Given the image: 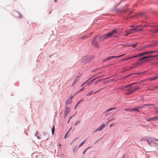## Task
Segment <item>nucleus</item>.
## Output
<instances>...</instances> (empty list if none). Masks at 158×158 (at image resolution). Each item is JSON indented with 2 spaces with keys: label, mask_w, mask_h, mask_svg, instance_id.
I'll use <instances>...</instances> for the list:
<instances>
[{
  "label": "nucleus",
  "mask_w": 158,
  "mask_h": 158,
  "mask_svg": "<svg viewBox=\"0 0 158 158\" xmlns=\"http://www.w3.org/2000/svg\"><path fill=\"white\" fill-rule=\"evenodd\" d=\"M115 34H118V31L117 29H114L112 32H109L107 34L103 35L101 38H99V39H100V40H103L105 39L111 37L113 35Z\"/></svg>",
  "instance_id": "1"
},
{
  "label": "nucleus",
  "mask_w": 158,
  "mask_h": 158,
  "mask_svg": "<svg viewBox=\"0 0 158 158\" xmlns=\"http://www.w3.org/2000/svg\"><path fill=\"white\" fill-rule=\"evenodd\" d=\"M153 52V51H150V52H145L141 53L139 54H138L137 55L133 56H132V58H136V57H138L140 56H143V55H144L145 54H148V53H152V52Z\"/></svg>",
  "instance_id": "2"
},
{
  "label": "nucleus",
  "mask_w": 158,
  "mask_h": 158,
  "mask_svg": "<svg viewBox=\"0 0 158 158\" xmlns=\"http://www.w3.org/2000/svg\"><path fill=\"white\" fill-rule=\"evenodd\" d=\"M105 126V124H102L97 129L94 131L95 132L97 131H101L103 128H104Z\"/></svg>",
  "instance_id": "3"
},
{
  "label": "nucleus",
  "mask_w": 158,
  "mask_h": 158,
  "mask_svg": "<svg viewBox=\"0 0 158 158\" xmlns=\"http://www.w3.org/2000/svg\"><path fill=\"white\" fill-rule=\"evenodd\" d=\"M152 57V56H144V57H143V58H142L140 59L139 60V61L143 60H144V59H146L147 58L151 57Z\"/></svg>",
  "instance_id": "4"
},
{
  "label": "nucleus",
  "mask_w": 158,
  "mask_h": 158,
  "mask_svg": "<svg viewBox=\"0 0 158 158\" xmlns=\"http://www.w3.org/2000/svg\"><path fill=\"white\" fill-rule=\"evenodd\" d=\"M120 57V56H113L110 57H109L108 59L110 60L111 59L114 58H118Z\"/></svg>",
  "instance_id": "5"
},
{
  "label": "nucleus",
  "mask_w": 158,
  "mask_h": 158,
  "mask_svg": "<svg viewBox=\"0 0 158 158\" xmlns=\"http://www.w3.org/2000/svg\"><path fill=\"white\" fill-rule=\"evenodd\" d=\"M131 31L130 30L128 31H127V34L125 35V36H127L128 35L131 34L132 33V32H131Z\"/></svg>",
  "instance_id": "6"
},
{
  "label": "nucleus",
  "mask_w": 158,
  "mask_h": 158,
  "mask_svg": "<svg viewBox=\"0 0 158 158\" xmlns=\"http://www.w3.org/2000/svg\"><path fill=\"white\" fill-rule=\"evenodd\" d=\"M137 29L136 28H134L132 29L131 30V31H132V33L134 32Z\"/></svg>",
  "instance_id": "7"
},
{
  "label": "nucleus",
  "mask_w": 158,
  "mask_h": 158,
  "mask_svg": "<svg viewBox=\"0 0 158 158\" xmlns=\"http://www.w3.org/2000/svg\"><path fill=\"white\" fill-rule=\"evenodd\" d=\"M71 130V128L69 129V131H68V132H67V133H66V134H65V135L64 136V138H66L67 136V135H68L69 132Z\"/></svg>",
  "instance_id": "8"
},
{
  "label": "nucleus",
  "mask_w": 158,
  "mask_h": 158,
  "mask_svg": "<svg viewBox=\"0 0 158 158\" xmlns=\"http://www.w3.org/2000/svg\"><path fill=\"white\" fill-rule=\"evenodd\" d=\"M55 128L54 127H53L52 130V135H53L54 132Z\"/></svg>",
  "instance_id": "9"
},
{
  "label": "nucleus",
  "mask_w": 158,
  "mask_h": 158,
  "mask_svg": "<svg viewBox=\"0 0 158 158\" xmlns=\"http://www.w3.org/2000/svg\"><path fill=\"white\" fill-rule=\"evenodd\" d=\"M158 78V76H157V77H154L151 80H155V79H156L157 78Z\"/></svg>",
  "instance_id": "10"
},
{
  "label": "nucleus",
  "mask_w": 158,
  "mask_h": 158,
  "mask_svg": "<svg viewBox=\"0 0 158 158\" xmlns=\"http://www.w3.org/2000/svg\"><path fill=\"white\" fill-rule=\"evenodd\" d=\"M158 32V28L154 32V33H156Z\"/></svg>",
  "instance_id": "11"
},
{
  "label": "nucleus",
  "mask_w": 158,
  "mask_h": 158,
  "mask_svg": "<svg viewBox=\"0 0 158 158\" xmlns=\"http://www.w3.org/2000/svg\"><path fill=\"white\" fill-rule=\"evenodd\" d=\"M113 109L112 108L110 109H109V110H107V112H108V111H111V110H113Z\"/></svg>",
  "instance_id": "12"
},
{
  "label": "nucleus",
  "mask_w": 158,
  "mask_h": 158,
  "mask_svg": "<svg viewBox=\"0 0 158 158\" xmlns=\"http://www.w3.org/2000/svg\"><path fill=\"white\" fill-rule=\"evenodd\" d=\"M83 143H84V142H83L82 143H81L80 144V146H79V147H80L83 144Z\"/></svg>",
  "instance_id": "13"
},
{
  "label": "nucleus",
  "mask_w": 158,
  "mask_h": 158,
  "mask_svg": "<svg viewBox=\"0 0 158 158\" xmlns=\"http://www.w3.org/2000/svg\"><path fill=\"white\" fill-rule=\"evenodd\" d=\"M135 44H133L132 45V46L133 47H135Z\"/></svg>",
  "instance_id": "14"
},
{
  "label": "nucleus",
  "mask_w": 158,
  "mask_h": 158,
  "mask_svg": "<svg viewBox=\"0 0 158 158\" xmlns=\"http://www.w3.org/2000/svg\"><path fill=\"white\" fill-rule=\"evenodd\" d=\"M132 58V57H129V58H128V59H131V58Z\"/></svg>",
  "instance_id": "15"
},
{
  "label": "nucleus",
  "mask_w": 158,
  "mask_h": 158,
  "mask_svg": "<svg viewBox=\"0 0 158 158\" xmlns=\"http://www.w3.org/2000/svg\"><path fill=\"white\" fill-rule=\"evenodd\" d=\"M123 55H122L119 56H120V57H122V56H123Z\"/></svg>",
  "instance_id": "16"
},
{
  "label": "nucleus",
  "mask_w": 158,
  "mask_h": 158,
  "mask_svg": "<svg viewBox=\"0 0 158 158\" xmlns=\"http://www.w3.org/2000/svg\"><path fill=\"white\" fill-rule=\"evenodd\" d=\"M111 120V119L109 120L108 122H107L106 123H107Z\"/></svg>",
  "instance_id": "17"
},
{
  "label": "nucleus",
  "mask_w": 158,
  "mask_h": 158,
  "mask_svg": "<svg viewBox=\"0 0 158 158\" xmlns=\"http://www.w3.org/2000/svg\"><path fill=\"white\" fill-rule=\"evenodd\" d=\"M155 118H156V120H157L158 119H157V118H158V117H155Z\"/></svg>",
  "instance_id": "18"
},
{
  "label": "nucleus",
  "mask_w": 158,
  "mask_h": 158,
  "mask_svg": "<svg viewBox=\"0 0 158 158\" xmlns=\"http://www.w3.org/2000/svg\"><path fill=\"white\" fill-rule=\"evenodd\" d=\"M112 124H111V125H110V127H111V126H112Z\"/></svg>",
  "instance_id": "19"
},
{
  "label": "nucleus",
  "mask_w": 158,
  "mask_h": 158,
  "mask_svg": "<svg viewBox=\"0 0 158 158\" xmlns=\"http://www.w3.org/2000/svg\"><path fill=\"white\" fill-rule=\"evenodd\" d=\"M128 87H130V85H128Z\"/></svg>",
  "instance_id": "20"
},
{
  "label": "nucleus",
  "mask_w": 158,
  "mask_h": 158,
  "mask_svg": "<svg viewBox=\"0 0 158 158\" xmlns=\"http://www.w3.org/2000/svg\"><path fill=\"white\" fill-rule=\"evenodd\" d=\"M61 146V144H59V146Z\"/></svg>",
  "instance_id": "21"
}]
</instances>
